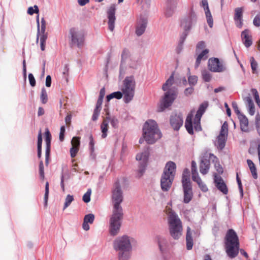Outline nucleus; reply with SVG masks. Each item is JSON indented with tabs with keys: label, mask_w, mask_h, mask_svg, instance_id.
Masks as SVG:
<instances>
[{
	"label": "nucleus",
	"mask_w": 260,
	"mask_h": 260,
	"mask_svg": "<svg viewBox=\"0 0 260 260\" xmlns=\"http://www.w3.org/2000/svg\"><path fill=\"white\" fill-rule=\"evenodd\" d=\"M123 196L120 184L116 182L113 185L112 202L113 206L112 215L110 220L109 232L111 235L118 234L123 219V212L120 204L123 202Z\"/></svg>",
	"instance_id": "obj_1"
},
{
	"label": "nucleus",
	"mask_w": 260,
	"mask_h": 260,
	"mask_svg": "<svg viewBox=\"0 0 260 260\" xmlns=\"http://www.w3.org/2000/svg\"><path fill=\"white\" fill-rule=\"evenodd\" d=\"M208 106V103L207 102H204L200 105L193 121H192V118L194 111L192 110L188 114L185 122V127L189 134L193 135L194 134L193 129L196 132H199L202 130L201 119Z\"/></svg>",
	"instance_id": "obj_2"
},
{
	"label": "nucleus",
	"mask_w": 260,
	"mask_h": 260,
	"mask_svg": "<svg viewBox=\"0 0 260 260\" xmlns=\"http://www.w3.org/2000/svg\"><path fill=\"white\" fill-rule=\"evenodd\" d=\"M143 136L148 144H152L161 137L156 122L153 120L147 121L143 128Z\"/></svg>",
	"instance_id": "obj_3"
},
{
	"label": "nucleus",
	"mask_w": 260,
	"mask_h": 260,
	"mask_svg": "<svg viewBox=\"0 0 260 260\" xmlns=\"http://www.w3.org/2000/svg\"><path fill=\"white\" fill-rule=\"evenodd\" d=\"M114 249L118 251L119 260H128L132 249L129 238L123 236L116 238L113 243Z\"/></svg>",
	"instance_id": "obj_4"
},
{
	"label": "nucleus",
	"mask_w": 260,
	"mask_h": 260,
	"mask_svg": "<svg viewBox=\"0 0 260 260\" xmlns=\"http://www.w3.org/2000/svg\"><path fill=\"white\" fill-rule=\"evenodd\" d=\"M174 83V75L172 74L169 78L164 84L162 89L164 91H167L164 96L160 102V108L162 111L165 109L170 107L177 96V91L175 88H170Z\"/></svg>",
	"instance_id": "obj_5"
},
{
	"label": "nucleus",
	"mask_w": 260,
	"mask_h": 260,
	"mask_svg": "<svg viewBox=\"0 0 260 260\" xmlns=\"http://www.w3.org/2000/svg\"><path fill=\"white\" fill-rule=\"evenodd\" d=\"M225 248L230 258L235 257L239 253V242L238 237L233 229H230L225 236Z\"/></svg>",
	"instance_id": "obj_6"
},
{
	"label": "nucleus",
	"mask_w": 260,
	"mask_h": 260,
	"mask_svg": "<svg viewBox=\"0 0 260 260\" xmlns=\"http://www.w3.org/2000/svg\"><path fill=\"white\" fill-rule=\"evenodd\" d=\"M169 223L171 236L174 239H178L181 235L182 231L181 222L177 215L172 211L169 214Z\"/></svg>",
	"instance_id": "obj_7"
},
{
	"label": "nucleus",
	"mask_w": 260,
	"mask_h": 260,
	"mask_svg": "<svg viewBox=\"0 0 260 260\" xmlns=\"http://www.w3.org/2000/svg\"><path fill=\"white\" fill-rule=\"evenodd\" d=\"M136 82L133 76L126 77L123 80V87L121 88L124 95V100L126 103H129L134 96Z\"/></svg>",
	"instance_id": "obj_8"
},
{
	"label": "nucleus",
	"mask_w": 260,
	"mask_h": 260,
	"mask_svg": "<svg viewBox=\"0 0 260 260\" xmlns=\"http://www.w3.org/2000/svg\"><path fill=\"white\" fill-rule=\"evenodd\" d=\"M210 159L214 162L215 159L217 160V158L208 151L205 152L200 164V171L202 174L205 175L208 172L210 166Z\"/></svg>",
	"instance_id": "obj_9"
},
{
	"label": "nucleus",
	"mask_w": 260,
	"mask_h": 260,
	"mask_svg": "<svg viewBox=\"0 0 260 260\" xmlns=\"http://www.w3.org/2000/svg\"><path fill=\"white\" fill-rule=\"evenodd\" d=\"M70 35L72 43L80 47L83 45L84 41V34L82 30L76 28H71L70 29Z\"/></svg>",
	"instance_id": "obj_10"
},
{
	"label": "nucleus",
	"mask_w": 260,
	"mask_h": 260,
	"mask_svg": "<svg viewBox=\"0 0 260 260\" xmlns=\"http://www.w3.org/2000/svg\"><path fill=\"white\" fill-rule=\"evenodd\" d=\"M149 147H147L143 152L139 153L136 155V159L139 162L138 171L140 174V176L142 175L145 170L149 155Z\"/></svg>",
	"instance_id": "obj_11"
},
{
	"label": "nucleus",
	"mask_w": 260,
	"mask_h": 260,
	"mask_svg": "<svg viewBox=\"0 0 260 260\" xmlns=\"http://www.w3.org/2000/svg\"><path fill=\"white\" fill-rule=\"evenodd\" d=\"M228 123L225 121L221 126L220 134L217 138L215 145L220 150H222L225 146L228 134Z\"/></svg>",
	"instance_id": "obj_12"
},
{
	"label": "nucleus",
	"mask_w": 260,
	"mask_h": 260,
	"mask_svg": "<svg viewBox=\"0 0 260 260\" xmlns=\"http://www.w3.org/2000/svg\"><path fill=\"white\" fill-rule=\"evenodd\" d=\"M191 171L192 180L198 184L200 188L203 192H207L208 190V187L200 177L197 168V164L194 161L191 162Z\"/></svg>",
	"instance_id": "obj_13"
},
{
	"label": "nucleus",
	"mask_w": 260,
	"mask_h": 260,
	"mask_svg": "<svg viewBox=\"0 0 260 260\" xmlns=\"http://www.w3.org/2000/svg\"><path fill=\"white\" fill-rule=\"evenodd\" d=\"M182 184L184 194L183 202L184 203L188 204L190 202L193 197L191 183L188 181V178L186 179L184 178L183 183Z\"/></svg>",
	"instance_id": "obj_14"
},
{
	"label": "nucleus",
	"mask_w": 260,
	"mask_h": 260,
	"mask_svg": "<svg viewBox=\"0 0 260 260\" xmlns=\"http://www.w3.org/2000/svg\"><path fill=\"white\" fill-rule=\"evenodd\" d=\"M208 69L213 72H222L226 69L222 61L217 58H211L208 62Z\"/></svg>",
	"instance_id": "obj_15"
},
{
	"label": "nucleus",
	"mask_w": 260,
	"mask_h": 260,
	"mask_svg": "<svg viewBox=\"0 0 260 260\" xmlns=\"http://www.w3.org/2000/svg\"><path fill=\"white\" fill-rule=\"evenodd\" d=\"M116 6L114 4L111 5L108 10V27L112 31L114 29L115 18Z\"/></svg>",
	"instance_id": "obj_16"
},
{
	"label": "nucleus",
	"mask_w": 260,
	"mask_h": 260,
	"mask_svg": "<svg viewBox=\"0 0 260 260\" xmlns=\"http://www.w3.org/2000/svg\"><path fill=\"white\" fill-rule=\"evenodd\" d=\"M183 122V120L181 114H174L171 115L170 117V124L174 130H179L182 125Z\"/></svg>",
	"instance_id": "obj_17"
},
{
	"label": "nucleus",
	"mask_w": 260,
	"mask_h": 260,
	"mask_svg": "<svg viewBox=\"0 0 260 260\" xmlns=\"http://www.w3.org/2000/svg\"><path fill=\"white\" fill-rule=\"evenodd\" d=\"M174 178L162 174L160 180L161 188L164 191H168L172 184Z\"/></svg>",
	"instance_id": "obj_18"
},
{
	"label": "nucleus",
	"mask_w": 260,
	"mask_h": 260,
	"mask_svg": "<svg viewBox=\"0 0 260 260\" xmlns=\"http://www.w3.org/2000/svg\"><path fill=\"white\" fill-rule=\"evenodd\" d=\"M196 15L191 14L182 19L181 26L185 30H188L191 28L192 24L196 21Z\"/></svg>",
	"instance_id": "obj_19"
},
{
	"label": "nucleus",
	"mask_w": 260,
	"mask_h": 260,
	"mask_svg": "<svg viewBox=\"0 0 260 260\" xmlns=\"http://www.w3.org/2000/svg\"><path fill=\"white\" fill-rule=\"evenodd\" d=\"M176 169L175 163L172 161H168L166 165L162 174L174 178Z\"/></svg>",
	"instance_id": "obj_20"
},
{
	"label": "nucleus",
	"mask_w": 260,
	"mask_h": 260,
	"mask_svg": "<svg viewBox=\"0 0 260 260\" xmlns=\"http://www.w3.org/2000/svg\"><path fill=\"white\" fill-rule=\"evenodd\" d=\"M243 10L241 7L237 8L235 9L234 19L235 21L236 25L239 28H241L243 26Z\"/></svg>",
	"instance_id": "obj_21"
},
{
	"label": "nucleus",
	"mask_w": 260,
	"mask_h": 260,
	"mask_svg": "<svg viewBox=\"0 0 260 260\" xmlns=\"http://www.w3.org/2000/svg\"><path fill=\"white\" fill-rule=\"evenodd\" d=\"M214 181L217 188L223 194H226L228 192V189L222 178L220 176H215Z\"/></svg>",
	"instance_id": "obj_22"
},
{
	"label": "nucleus",
	"mask_w": 260,
	"mask_h": 260,
	"mask_svg": "<svg viewBox=\"0 0 260 260\" xmlns=\"http://www.w3.org/2000/svg\"><path fill=\"white\" fill-rule=\"evenodd\" d=\"M147 19L143 18H141L137 22L136 29V34L137 36H141L145 31L147 26Z\"/></svg>",
	"instance_id": "obj_23"
},
{
	"label": "nucleus",
	"mask_w": 260,
	"mask_h": 260,
	"mask_svg": "<svg viewBox=\"0 0 260 260\" xmlns=\"http://www.w3.org/2000/svg\"><path fill=\"white\" fill-rule=\"evenodd\" d=\"M179 0H168L167 8L165 15L167 17L171 16L176 8Z\"/></svg>",
	"instance_id": "obj_24"
},
{
	"label": "nucleus",
	"mask_w": 260,
	"mask_h": 260,
	"mask_svg": "<svg viewBox=\"0 0 260 260\" xmlns=\"http://www.w3.org/2000/svg\"><path fill=\"white\" fill-rule=\"evenodd\" d=\"M241 38L244 44L246 47H249L252 44L251 36L249 34V30L245 29L241 33Z\"/></svg>",
	"instance_id": "obj_25"
},
{
	"label": "nucleus",
	"mask_w": 260,
	"mask_h": 260,
	"mask_svg": "<svg viewBox=\"0 0 260 260\" xmlns=\"http://www.w3.org/2000/svg\"><path fill=\"white\" fill-rule=\"evenodd\" d=\"M94 220V215L93 214H88L86 215L84 217L83 223L82 224L83 229L85 231L89 230V225L88 223L92 224Z\"/></svg>",
	"instance_id": "obj_26"
},
{
	"label": "nucleus",
	"mask_w": 260,
	"mask_h": 260,
	"mask_svg": "<svg viewBox=\"0 0 260 260\" xmlns=\"http://www.w3.org/2000/svg\"><path fill=\"white\" fill-rule=\"evenodd\" d=\"M209 52V50L208 49H205L203 50L197 56L196 59V61L195 63V68H197L199 66L201 63V61L202 60H205L208 57V53Z\"/></svg>",
	"instance_id": "obj_27"
},
{
	"label": "nucleus",
	"mask_w": 260,
	"mask_h": 260,
	"mask_svg": "<svg viewBox=\"0 0 260 260\" xmlns=\"http://www.w3.org/2000/svg\"><path fill=\"white\" fill-rule=\"evenodd\" d=\"M238 118L240 122V127L243 132H246L248 131V119L243 114H240Z\"/></svg>",
	"instance_id": "obj_28"
},
{
	"label": "nucleus",
	"mask_w": 260,
	"mask_h": 260,
	"mask_svg": "<svg viewBox=\"0 0 260 260\" xmlns=\"http://www.w3.org/2000/svg\"><path fill=\"white\" fill-rule=\"evenodd\" d=\"M37 22L38 23V32H37V35L36 43H38L39 38H40V41L46 42V40L48 38V34H47V32H46L45 31L43 32L41 31H40L39 16H37Z\"/></svg>",
	"instance_id": "obj_29"
},
{
	"label": "nucleus",
	"mask_w": 260,
	"mask_h": 260,
	"mask_svg": "<svg viewBox=\"0 0 260 260\" xmlns=\"http://www.w3.org/2000/svg\"><path fill=\"white\" fill-rule=\"evenodd\" d=\"M186 248L188 250L192 249L193 246V239L191 236V229L187 227L186 235Z\"/></svg>",
	"instance_id": "obj_30"
},
{
	"label": "nucleus",
	"mask_w": 260,
	"mask_h": 260,
	"mask_svg": "<svg viewBox=\"0 0 260 260\" xmlns=\"http://www.w3.org/2000/svg\"><path fill=\"white\" fill-rule=\"evenodd\" d=\"M247 163L249 168L250 172L251 173V175H252L253 178L255 179H256L258 177V175H257V170H256L255 165L253 162V161L250 159H247Z\"/></svg>",
	"instance_id": "obj_31"
},
{
	"label": "nucleus",
	"mask_w": 260,
	"mask_h": 260,
	"mask_svg": "<svg viewBox=\"0 0 260 260\" xmlns=\"http://www.w3.org/2000/svg\"><path fill=\"white\" fill-rule=\"evenodd\" d=\"M101 131L102 133V137L105 138L107 136V132L108 129V121L107 119H104L101 125Z\"/></svg>",
	"instance_id": "obj_32"
},
{
	"label": "nucleus",
	"mask_w": 260,
	"mask_h": 260,
	"mask_svg": "<svg viewBox=\"0 0 260 260\" xmlns=\"http://www.w3.org/2000/svg\"><path fill=\"white\" fill-rule=\"evenodd\" d=\"M122 93L120 91L114 92L107 96V101L109 102L113 98H116L118 100L120 99L122 97Z\"/></svg>",
	"instance_id": "obj_33"
},
{
	"label": "nucleus",
	"mask_w": 260,
	"mask_h": 260,
	"mask_svg": "<svg viewBox=\"0 0 260 260\" xmlns=\"http://www.w3.org/2000/svg\"><path fill=\"white\" fill-rule=\"evenodd\" d=\"M45 135L46 147H51V135L48 128L46 129Z\"/></svg>",
	"instance_id": "obj_34"
},
{
	"label": "nucleus",
	"mask_w": 260,
	"mask_h": 260,
	"mask_svg": "<svg viewBox=\"0 0 260 260\" xmlns=\"http://www.w3.org/2000/svg\"><path fill=\"white\" fill-rule=\"evenodd\" d=\"M250 65L252 69V72L253 74L257 73V68L258 64L253 57H251L250 58Z\"/></svg>",
	"instance_id": "obj_35"
},
{
	"label": "nucleus",
	"mask_w": 260,
	"mask_h": 260,
	"mask_svg": "<svg viewBox=\"0 0 260 260\" xmlns=\"http://www.w3.org/2000/svg\"><path fill=\"white\" fill-rule=\"evenodd\" d=\"M49 182L47 181L45 184V192L44 197V206L45 207H47V202L48 200L49 196Z\"/></svg>",
	"instance_id": "obj_36"
},
{
	"label": "nucleus",
	"mask_w": 260,
	"mask_h": 260,
	"mask_svg": "<svg viewBox=\"0 0 260 260\" xmlns=\"http://www.w3.org/2000/svg\"><path fill=\"white\" fill-rule=\"evenodd\" d=\"M41 100L43 104H46L48 101V95L46 90L44 87L41 89Z\"/></svg>",
	"instance_id": "obj_37"
},
{
	"label": "nucleus",
	"mask_w": 260,
	"mask_h": 260,
	"mask_svg": "<svg viewBox=\"0 0 260 260\" xmlns=\"http://www.w3.org/2000/svg\"><path fill=\"white\" fill-rule=\"evenodd\" d=\"M205 14L207 18V23L210 27H212L213 25V21L211 13L210 11L205 12Z\"/></svg>",
	"instance_id": "obj_38"
},
{
	"label": "nucleus",
	"mask_w": 260,
	"mask_h": 260,
	"mask_svg": "<svg viewBox=\"0 0 260 260\" xmlns=\"http://www.w3.org/2000/svg\"><path fill=\"white\" fill-rule=\"evenodd\" d=\"M202 75L203 80L205 82H209L211 79V75L210 73L206 70L202 72Z\"/></svg>",
	"instance_id": "obj_39"
},
{
	"label": "nucleus",
	"mask_w": 260,
	"mask_h": 260,
	"mask_svg": "<svg viewBox=\"0 0 260 260\" xmlns=\"http://www.w3.org/2000/svg\"><path fill=\"white\" fill-rule=\"evenodd\" d=\"M73 200H74L73 196L68 194L66 198L65 203L64 204V207H63V209L64 210L68 207H69L70 205V204H71V203L72 202V201H73Z\"/></svg>",
	"instance_id": "obj_40"
},
{
	"label": "nucleus",
	"mask_w": 260,
	"mask_h": 260,
	"mask_svg": "<svg viewBox=\"0 0 260 260\" xmlns=\"http://www.w3.org/2000/svg\"><path fill=\"white\" fill-rule=\"evenodd\" d=\"M251 92L254 95L255 102L257 105L260 107V99L258 95V93L256 89L253 88L251 90Z\"/></svg>",
	"instance_id": "obj_41"
},
{
	"label": "nucleus",
	"mask_w": 260,
	"mask_h": 260,
	"mask_svg": "<svg viewBox=\"0 0 260 260\" xmlns=\"http://www.w3.org/2000/svg\"><path fill=\"white\" fill-rule=\"evenodd\" d=\"M72 147H79L80 145V138L78 137H74L72 138L71 141Z\"/></svg>",
	"instance_id": "obj_42"
},
{
	"label": "nucleus",
	"mask_w": 260,
	"mask_h": 260,
	"mask_svg": "<svg viewBox=\"0 0 260 260\" xmlns=\"http://www.w3.org/2000/svg\"><path fill=\"white\" fill-rule=\"evenodd\" d=\"M105 119H107V121H108V122H110L111 124L114 127H117L118 121V120L114 117L110 118V117L107 116Z\"/></svg>",
	"instance_id": "obj_43"
},
{
	"label": "nucleus",
	"mask_w": 260,
	"mask_h": 260,
	"mask_svg": "<svg viewBox=\"0 0 260 260\" xmlns=\"http://www.w3.org/2000/svg\"><path fill=\"white\" fill-rule=\"evenodd\" d=\"M39 174L40 178L42 180L44 179V165L42 160H41L39 163Z\"/></svg>",
	"instance_id": "obj_44"
},
{
	"label": "nucleus",
	"mask_w": 260,
	"mask_h": 260,
	"mask_svg": "<svg viewBox=\"0 0 260 260\" xmlns=\"http://www.w3.org/2000/svg\"><path fill=\"white\" fill-rule=\"evenodd\" d=\"M91 190L88 189L87 192L83 195V201L85 203H88L90 201V195H91Z\"/></svg>",
	"instance_id": "obj_45"
},
{
	"label": "nucleus",
	"mask_w": 260,
	"mask_h": 260,
	"mask_svg": "<svg viewBox=\"0 0 260 260\" xmlns=\"http://www.w3.org/2000/svg\"><path fill=\"white\" fill-rule=\"evenodd\" d=\"M39 11V8L38 6L36 5H35L34 7H29L27 10V13L31 15L34 14V13H38Z\"/></svg>",
	"instance_id": "obj_46"
},
{
	"label": "nucleus",
	"mask_w": 260,
	"mask_h": 260,
	"mask_svg": "<svg viewBox=\"0 0 260 260\" xmlns=\"http://www.w3.org/2000/svg\"><path fill=\"white\" fill-rule=\"evenodd\" d=\"M51 147H46L45 150V164L47 166L49 161Z\"/></svg>",
	"instance_id": "obj_47"
},
{
	"label": "nucleus",
	"mask_w": 260,
	"mask_h": 260,
	"mask_svg": "<svg viewBox=\"0 0 260 260\" xmlns=\"http://www.w3.org/2000/svg\"><path fill=\"white\" fill-rule=\"evenodd\" d=\"M79 150V147H76L75 146L71 147L70 149V154L72 158H74L76 156Z\"/></svg>",
	"instance_id": "obj_48"
},
{
	"label": "nucleus",
	"mask_w": 260,
	"mask_h": 260,
	"mask_svg": "<svg viewBox=\"0 0 260 260\" xmlns=\"http://www.w3.org/2000/svg\"><path fill=\"white\" fill-rule=\"evenodd\" d=\"M188 80L189 84L194 85L197 82L198 77L196 76H190L188 78Z\"/></svg>",
	"instance_id": "obj_49"
},
{
	"label": "nucleus",
	"mask_w": 260,
	"mask_h": 260,
	"mask_svg": "<svg viewBox=\"0 0 260 260\" xmlns=\"http://www.w3.org/2000/svg\"><path fill=\"white\" fill-rule=\"evenodd\" d=\"M189 176H190V174H189V171L188 169H185L183 171V173L182 176V180H181L182 183H183V180L184 178H186V179L187 178H188V181H190Z\"/></svg>",
	"instance_id": "obj_50"
},
{
	"label": "nucleus",
	"mask_w": 260,
	"mask_h": 260,
	"mask_svg": "<svg viewBox=\"0 0 260 260\" xmlns=\"http://www.w3.org/2000/svg\"><path fill=\"white\" fill-rule=\"evenodd\" d=\"M236 179H237V183L238 184V187H239V190H240V192L241 193V196L242 197L243 196V190L242 182H241V181L240 178L239 177L238 174L237 175Z\"/></svg>",
	"instance_id": "obj_51"
},
{
	"label": "nucleus",
	"mask_w": 260,
	"mask_h": 260,
	"mask_svg": "<svg viewBox=\"0 0 260 260\" xmlns=\"http://www.w3.org/2000/svg\"><path fill=\"white\" fill-rule=\"evenodd\" d=\"M101 110L98 108H95L92 115V119L93 121H95L98 119V117L100 115Z\"/></svg>",
	"instance_id": "obj_52"
},
{
	"label": "nucleus",
	"mask_w": 260,
	"mask_h": 260,
	"mask_svg": "<svg viewBox=\"0 0 260 260\" xmlns=\"http://www.w3.org/2000/svg\"><path fill=\"white\" fill-rule=\"evenodd\" d=\"M205 46V44L204 41L199 42L197 44V46H196V52H199L200 51H201V50L204 49Z\"/></svg>",
	"instance_id": "obj_53"
},
{
	"label": "nucleus",
	"mask_w": 260,
	"mask_h": 260,
	"mask_svg": "<svg viewBox=\"0 0 260 260\" xmlns=\"http://www.w3.org/2000/svg\"><path fill=\"white\" fill-rule=\"evenodd\" d=\"M217 160H218V159L217 160L215 159V161H215V167L217 171L219 174H222L223 172V168H222V167L219 164V162H217Z\"/></svg>",
	"instance_id": "obj_54"
},
{
	"label": "nucleus",
	"mask_w": 260,
	"mask_h": 260,
	"mask_svg": "<svg viewBox=\"0 0 260 260\" xmlns=\"http://www.w3.org/2000/svg\"><path fill=\"white\" fill-rule=\"evenodd\" d=\"M64 133H65V126H62L60 127L59 137V140L61 142H62L64 140Z\"/></svg>",
	"instance_id": "obj_55"
},
{
	"label": "nucleus",
	"mask_w": 260,
	"mask_h": 260,
	"mask_svg": "<svg viewBox=\"0 0 260 260\" xmlns=\"http://www.w3.org/2000/svg\"><path fill=\"white\" fill-rule=\"evenodd\" d=\"M28 79L30 85L32 87L35 86L36 85V80L32 74L30 73L28 74Z\"/></svg>",
	"instance_id": "obj_56"
},
{
	"label": "nucleus",
	"mask_w": 260,
	"mask_h": 260,
	"mask_svg": "<svg viewBox=\"0 0 260 260\" xmlns=\"http://www.w3.org/2000/svg\"><path fill=\"white\" fill-rule=\"evenodd\" d=\"M232 107H233L235 112L238 115V116H239L240 114H242L239 110L238 106V105L236 103V102H232Z\"/></svg>",
	"instance_id": "obj_57"
},
{
	"label": "nucleus",
	"mask_w": 260,
	"mask_h": 260,
	"mask_svg": "<svg viewBox=\"0 0 260 260\" xmlns=\"http://www.w3.org/2000/svg\"><path fill=\"white\" fill-rule=\"evenodd\" d=\"M42 137L41 130H40L38 136V148H42Z\"/></svg>",
	"instance_id": "obj_58"
},
{
	"label": "nucleus",
	"mask_w": 260,
	"mask_h": 260,
	"mask_svg": "<svg viewBox=\"0 0 260 260\" xmlns=\"http://www.w3.org/2000/svg\"><path fill=\"white\" fill-rule=\"evenodd\" d=\"M253 24L256 26H260V14L256 15L254 18Z\"/></svg>",
	"instance_id": "obj_59"
},
{
	"label": "nucleus",
	"mask_w": 260,
	"mask_h": 260,
	"mask_svg": "<svg viewBox=\"0 0 260 260\" xmlns=\"http://www.w3.org/2000/svg\"><path fill=\"white\" fill-rule=\"evenodd\" d=\"M41 30L40 29V31H41L42 32H44L46 30V21L45 20L44 18H42L41 19Z\"/></svg>",
	"instance_id": "obj_60"
},
{
	"label": "nucleus",
	"mask_w": 260,
	"mask_h": 260,
	"mask_svg": "<svg viewBox=\"0 0 260 260\" xmlns=\"http://www.w3.org/2000/svg\"><path fill=\"white\" fill-rule=\"evenodd\" d=\"M89 146H90V149L91 150V151H93V149H94V140H93V136L91 134H90L89 135Z\"/></svg>",
	"instance_id": "obj_61"
},
{
	"label": "nucleus",
	"mask_w": 260,
	"mask_h": 260,
	"mask_svg": "<svg viewBox=\"0 0 260 260\" xmlns=\"http://www.w3.org/2000/svg\"><path fill=\"white\" fill-rule=\"evenodd\" d=\"M202 5L204 8L205 12H207L208 11H210L207 0H202Z\"/></svg>",
	"instance_id": "obj_62"
},
{
	"label": "nucleus",
	"mask_w": 260,
	"mask_h": 260,
	"mask_svg": "<svg viewBox=\"0 0 260 260\" xmlns=\"http://www.w3.org/2000/svg\"><path fill=\"white\" fill-rule=\"evenodd\" d=\"M103 101V99L98 98V100L96 102L95 108H98V109L101 110Z\"/></svg>",
	"instance_id": "obj_63"
},
{
	"label": "nucleus",
	"mask_w": 260,
	"mask_h": 260,
	"mask_svg": "<svg viewBox=\"0 0 260 260\" xmlns=\"http://www.w3.org/2000/svg\"><path fill=\"white\" fill-rule=\"evenodd\" d=\"M245 101L246 103L248 106H251L252 104H254L253 101L250 96H247L245 99Z\"/></svg>",
	"instance_id": "obj_64"
}]
</instances>
